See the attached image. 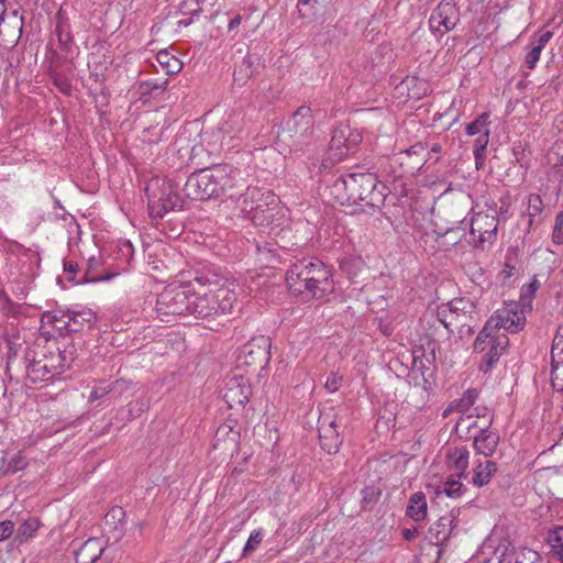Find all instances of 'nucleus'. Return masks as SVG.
Instances as JSON below:
<instances>
[{
	"instance_id": "1",
	"label": "nucleus",
	"mask_w": 563,
	"mask_h": 563,
	"mask_svg": "<svg viewBox=\"0 0 563 563\" xmlns=\"http://www.w3.org/2000/svg\"><path fill=\"white\" fill-rule=\"evenodd\" d=\"M289 291L305 300L325 299L334 292L335 284L329 266L319 260H301L286 273Z\"/></svg>"
},
{
	"instance_id": "2",
	"label": "nucleus",
	"mask_w": 563,
	"mask_h": 563,
	"mask_svg": "<svg viewBox=\"0 0 563 563\" xmlns=\"http://www.w3.org/2000/svg\"><path fill=\"white\" fill-rule=\"evenodd\" d=\"M376 178L372 174H349L336 178L330 187L331 196L341 205H358L375 207L382 194L375 191Z\"/></svg>"
},
{
	"instance_id": "3",
	"label": "nucleus",
	"mask_w": 563,
	"mask_h": 563,
	"mask_svg": "<svg viewBox=\"0 0 563 563\" xmlns=\"http://www.w3.org/2000/svg\"><path fill=\"white\" fill-rule=\"evenodd\" d=\"M437 318L450 333L471 335L478 319L477 306L466 297L453 298L438 307Z\"/></svg>"
},
{
	"instance_id": "4",
	"label": "nucleus",
	"mask_w": 563,
	"mask_h": 563,
	"mask_svg": "<svg viewBox=\"0 0 563 563\" xmlns=\"http://www.w3.org/2000/svg\"><path fill=\"white\" fill-rule=\"evenodd\" d=\"M74 353L75 347L70 342L49 331H42L34 341V354L41 356L56 376L70 367Z\"/></svg>"
},
{
	"instance_id": "5",
	"label": "nucleus",
	"mask_w": 563,
	"mask_h": 563,
	"mask_svg": "<svg viewBox=\"0 0 563 563\" xmlns=\"http://www.w3.org/2000/svg\"><path fill=\"white\" fill-rule=\"evenodd\" d=\"M191 316L196 318H216L232 313L238 305V295L229 286L222 285L192 298Z\"/></svg>"
},
{
	"instance_id": "6",
	"label": "nucleus",
	"mask_w": 563,
	"mask_h": 563,
	"mask_svg": "<svg viewBox=\"0 0 563 563\" xmlns=\"http://www.w3.org/2000/svg\"><path fill=\"white\" fill-rule=\"evenodd\" d=\"M195 289L190 285H169L157 296L156 313L162 321L173 317L191 314Z\"/></svg>"
},
{
	"instance_id": "7",
	"label": "nucleus",
	"mask_w": 563,
	"mask_h": 563,
	"mask_svg": "<svg viewBox=\"0 0 563 563\" xmlns=\"http://www.w3.org/2000/svg\"><path fill=\"white\" fill-rule=\"evenodd\" d=\"M508 346L509 338L507 334L484 324L473 343V351L483 354L479 371L484 374L489 373L499 362L500 356L507 352Z\"/></svg>"
},
{
	"instance_id": "8",
	"label": "nucleus",
	"mask_w": 563,
	"mask_h": 563,
	"mask_svg": "<svg viewBox=\"0 0 563 563\" xmlns=\"http://www.w3.org/2000/svg\"><path fill=\"white\" fill-rule=\"evenodd\" d=\"M145 191L152 218H163L168 211L181 208L183 200L176 187L168 180L153 179Z\"/></svg>"
},
{
	"instance_id": "9",
	"label": "nucleus",
	"mask_w": 563,
	"mask_h": 563,
	"mask_svg": "<svg viewBox=\"0 0 563 563\" xmlns=\"http://www.w3.org/2000/svg\"><path fill=\"white\" fill-rule=\"evenodd\" d=\"M227 174L224 169L201 168L192 173L186 184L185 191L190 199L208 200L221 196L219 181L224 180Z\"/></svg>"
},
{
	"instance_id": "10",
	"label": "nucleus",
	"mask_w": 563,
	"mask_h": 563,
	"mask_svg": "<svg viewBox=\"0 0 563 563\" xmlns=\"http://www.w3.org/2000/svg\"><path fill=\"white\" fill-rule=\"evenodd\" d=\"M96 316L90 309L85 310H64L55 309L45 311L41 317L42 328L51 325L60 334L64 332H79L85 328H90L95 322Z\"/></svg>"
},
{
	"instance_id": "11",
	"label": "nucleus",
	"mask_w": 563,
	"mask_h": 563,
	"mask_svg": "<svg viewBox=\"0 0 563 563\" xmlns=\"http://www.w3.org/2000/svg\"><path fill=\"white\" fill-rule=\"evenodd\" d=\"M532 306L520 303L518 301H508L497 309L485 322L488 328L499 332L500 329L508 333H518L523 330L527 321V313Z\"/></svg>"
},
{
	"instance_id": "12",
	"label": "nucleus",
	"mask_w": 563,
	"mask_h": 563,
	"mask_svg": "<svg viewBox=\"0 0 563 563\" xmlns=\"http://www.w3.org/2000/svg\"><path fill=\"white\" fill-rule=\"evenodd\" d=\"M314 120L308 106H300L289 118L283 132L284 139L289 140V146L301 150L312 135Z\"/></svg>"
},
{
	"instance_id": "13",
	"label": "nucleus",
	"mask_w": 563,
	"mask_h": 563,
	"mask_svg": "<svg viewBox=\"0 0 563 563\" xmlns=\"http://www.w3.org/2000/svg\"><path fill=\"white\" fill-rule=\"evenodd\" d=\"M272 341L269 336L258 335L244 344L238 355L240 365L264 368L271 360Z\"/></svg>"
},
{
	"instance_id": "14",
	"label": "nucleus",
	"mask_w": 563,
	"mask_h": 563,
	"mask_svg": "<svg viewBox=\"0 0 563 563\" xmlns=\"http://www.w3.org/2000/svg\"><path fill=\"white\" fill-rule=\"evenodd\" d=\"M498 216L495 211L472 212L470 219V234L475 246L492 243L497 235Z\"/></svg>"
},
{
	"instance_id": "15",
	"label": "nucleus",
	"mask_w": 563,
	"mask_h": 563,
	"mask_svg": "<svg viewBox=\"0 0 563 563\" xmlns=\"http://www.w3.org/2000/svg\"><path fill=\"white\" fill-rule=\"evenodd\" d=\"M460 21V10L453 0H441L433 9L429 26L433 33L443 35L452 31Z\"/></svg>"
},
{
	"instance_id": "16",
	"label": "nucleus",
	"mask_w": 563,
	"mask_h": 563,
	"mask_svg": "<svg viewBox=\"0 0 563 563\" xmlns=\"http://www.w3.org/2000/svg\"><path fill=\"white\" fill-rule=\"evenodd\" d=\"M266 199L267 191L251 186L247 187L243 194H230V200L235 203L239 216L250 221L252 220V216H254L261 207H265L263 203Z\"/></svg>"
},
{
	"instance_id": "17",
	"label": "nucleus",
	"mask_w": 563,
	"mask_h": 563,
	"mask_svg": "<svg viewBox=\"0 0 563 563\" xmlns=\"http://www.w3.org/2000/svg\"><path fill=\"white\" fill-rule=\"evenodd\" d=\"M258 211L252 216L251 222L258 228H275L283 224L287 210L279 206L278 198L267 190V199Z\"/></svg>"
},
{
	"instance_id": "18",
	"label": "nucleus",
	"mask_w": 563,
	"mask_h": 563,
	"mask_svg": "<svg viewBox=\"0 0 563 563\" xmlns=\"http://www.w3.org/2000/svg\"><path fill=\"white\" fill-rule=\"evenodd\" d=\"M476 418H482L483 427H479V433L473 437L474 449L478 454L490 456L495 453L500 440L498 432L489 429L493 416L485 409L484 413L477 412Z\"/></svg>"
},
{
	"instance_id": "19",
	"label": "nucleus",
	"mask_w": 563,
	"mask_h": 563,
	"mask_svg": "<svg viewBox=\"0 0 563 563\" xmlns=\"http://www.w3.org/2000/svg\"><path fill=\"white\" fill-rule=\"evenodd\" d=\"M489 124V114L482 113L465 128L467 135L476 136L473 150L476 165L482 163L485 157V152L489 142L490 134Z\"/></svg>"
},
{
	"instance_id": "20",
	"label": "nucleus",
	"mask_w": 563,
	"mask_h": 563,
	"mask_svg": "<svg viewBox=\"0 0 563 563\" xmlns=\"http://www.w3.org/2000/svg\"><path fill=\"white\" fill-rule=\"evenodd\" d=\"M24 378L32 384L52 380L56 375L41 356L34 354V344L25 351L22 367Z\"/></svg>"
},
{
	"instance_id": "21",
	"label": "nucleus",
	"mask_w": 563,
	"mask_h": 563,
	"mask_svg": "<svg viewBox=\"0 0 563 563\" xmlns=\"http://www.w3.org/2000/svg\"><path fill=\"white\" fill-rule=\"evenodd\" d=\"M349 128H338L333 131L329 144V158L333 162L344 159L355 147L356 137L351 139Z\"/></svg>"
},
{
	"instance_id": "22",
	"label": "nucleus",
	"mask_w": 563,
	"mask_h": 563,
	"mask_svg": "<svg viewBox=\"0 0 563 563\" xmlns=\"http://www.w3.org/2000/svg\"><path fill=\"white\" fill-rule=\"evenodd\" d=\"M551 384L558 391L563 390V328H559L551 347Z\"/></svg>"
},
{
	"instance_id": "23",
	"label": "nucleus",
	"mask_w": 563,
	"mask_h": 563,
	"mask_svg": "<svg viewBox=\"0 0 563 563\" xmlns=\"http://www.w3.org/2000/svg\"><path fill=\"white\" fill-rule=\"evenodd\" d=\"M251 396V386L243 376H233L227 383L224 399L230 408L244 407Z\"/></svg>"
},
{
	"instance_id": "24",
	"label": "nucleus",
	"mask_w": 563,
	"mask_h": 563,
	"mask_svg": "<svg viewBox=\"0 0 563 563\" xmlns=\"http://www.w3.org/2000/svg\"><path fill=\"white\" fill-rule=\"evenodd\" d=\"M319 422V439L321 448L329 454L336 453L342 444V438L338 430L336 420H329L328 417H322Z\"/></svg>"
},
{
	"instance_id": "25",
	"label": "nucleus",
	"mask_w": 563,
	"mask_h": 563,
	"mask_svg": "<svg viewBox=\"0 0 563 563\" xmlns=\"http://www.w3.org/2000/svg\"><path fill=\"white\" fill-rule=\"evenodd\" d=\"M217 169H224L227 177L219 181L221 187V196H225L230 200V194H243L250 187L244 177V173L231 165H217Z\"/></svg>"
},
{
	"instance_id": "26",
	"label": "nucleus",
	"mask_w": 563,
	"mask_h": 563,
	"mask_svg": "<svg viewBox=\"0 0 563 563\" xmlns=\"http://www.w3.org/2000/svg\"><path fill=\"white\" fill-rule=\"evenodd\" d=\"M456 516L453 511L441 516L437 522L429 528V539L432 543L442 545L451 537L453 529L456 527Z\"/></svg>"
},
{
	"instance_id": "27",
	"label": "nucleus",
	"mask_w": 563,
	"mask_h": 563,
	"mask_svg": "<svg viewBox=\"0 0 563 563\" xmlns=\"http://www.w3.org/2000/svg\"><path fill=\"white\" fill-rule=\"evenodd\" d=\"M129 388L130 383L124 379H117L113 382L101 380L91 389L88 401L93 402L97 400H102L109 395L119 397Z\"/></svg>"
},
{
	"instance_id": "28",
	"label": "nucleus",
	"mask_w": 563,
	"mask_h": 563,
	"mask_svg": "<svg viewBox=\"0 0 563 563\" xmlns=\"http://www.w3.org/2000/svg\"><path fill=\"white\" fill-rule=\"evenodd\" d=\"M261 67V58L256 54H247L235 67L233 80L238 86H244Z\"/></svg>"
},
{
	"instance_id": "29",
	"label": "nucleus",
	"mask_w": 563,
	"mask_h": 563,
	"mask_svg": "<svg viewBox=\"0 0 563 563\" xmlns=\"http://www.w3.org/2000/svg\"><path fill=\"white\" fill-rule=\"evenodd\" d=\"M406 516L416 522L423 521L428 517L427 496L422 492L413 493L408 500Z\"/></svg>"
},
{
	"instance_id": "30",
	"label": "nucleus",
	"mask_w": 563,
	"mask_h": 563,
	"mask_svg": "<svg viewBox=\"0 0 563 563\" xmlns=\"http://www.w3.org/2000/svg\"><path fill=\"white\" fill-rule=\"evenodd\" d=\"M7 371L20 372L24 365V354L30 347L23 345L14 340H7Z\"/></svg>"
},
{
	"instance_id": "31",
	"label": "nucleus",
	"mask_w": 563,
	"mask_h": 563,
	"mask_svg": "<svg viewBox=\"0 0 563 563\" xmlns=\"http://www.w3.org/2000/svg\"><path fill=\"white\" fill-rule=\"evenodd\" d=\"M102 552L101 541L97 538L89 539L76 552V563H95Z\"/></svg>"
},
{
	"instance_id": "32",
	"label": "nucleus",
	"mask_w": 563,
	"mask_h": 563,
	"mask_svg": "<svg viewBox=\"0 0 563 563\" xmlns=\"http://www.w3.org/2000/svg\"><path fill=\"white\" fill-rule=\"evenodd\" d=\"M401 90H407L408 98L420 100L429 92V84L427 80L416 76H407L398 87Z\"/></svg>"
},
{
	"instance_id": "33",
	"label": "nucleus",
	"mask_w": 563,
	"mask_h": 563,
	"mask_svg": "<svg viewBox=\"0 0 563 563\" xmlns=\"http://www.w3.org/2000/svg\"><path fill=\"white\" fill-rule=\"evenodd\" d=\"M497 472V464L492 460L478 463L473 470L472 484L476 487L487 485Z\"/></svg>"
},
{
	"instance_id": "34",
	"label": "nucleus",
	"mask_w": 563,
	"mask_h": 563,
	"mask_svg": "<svg viewBox=\"0 0 563 563\" xmlns=\"http://www.w3.org/2000/svg\"><path fill=\"white\" fill-rule=\"evenodd\" d=\"M451 468L456 471V474L467 475L470 451L466 446H459L450 449L446 454Z\"/></svg>"
},
{
	"instance_id": "35",
	"label": "nucleus",
	"mask_w": 563,
	"mask_h": 563,
	"mask_svg": "<svg viewBox=\"0 0 563 563\" xmlns=\"http://www.w3.org/2000/svg\"><path fill=\"white\" fill-rule=\"evenodd\" d=\"M256 260L261 266H273L278 257V249L269 242H256L255 244Z\"/></svg>"
},
{
	"instance_id": "36",
	"label": "nucleus",
	"mask_w": 563,
	"mask_h": 563,
	"mask_svg": "<svg viewBox=\"0 0 563 563\" xmlns=\"http://www.w3.org/2000/svg\"><path fill=\"white\" fill-rule=\"evenodd\" d=\"M467 475L453 474L443 484V493L450 498H460L467 490L466 486L462 483L463 478Z\"/></svg>"
},
{
	"instance_id": "37",
	"label": "nucleus",
	"mask_w": 563,
	"mask_h": 563,
	"mask_svg": "<svg viewBox=\"0 0 563 563\" xmlns=\"http://www.w3.org/2000/svg\"><path fill=\"white\" fill-rule=\"evenodd\" d=\"M56 19L57 23L55 33L57 35L58 42L60 45L67 46L73 42L69 20L62 10L57 12Z\"/></svg>"
},
{
	"instance_id": "38",
	"label": "nucleus",
	"mask_w": 563,
	"mask_h": 563,
	"mask_svg": "<svg viewBox=\"0 0 563 563\" xmlns=\"http://www.w3.org/2000/svg\"><path fill=\"white\" fill-rule=\"evenodd\" d=\"M547 542L552 558L563 562V527L549 531Z\"/></svg>"
},
{
	"instance_id": "39",
	"label": "nucleus",
	"mask_w": 563,
	"mask_h": 563,
	"mask_svg": "<svg viewBox=\"0 0 563 563\" xmlns=\"http://www.w3.org/2000/svg\"><path fill=\"white\" fill-rule=\"evenodd\" d=\"M465 232L462 229H449L443 234H439L437 238V243L439 247L444 251L451 250L453 246L459 244L461 240L464 238Z\"/></svg>"
},
{
	"instance_id": "40",
	"label": "nucleus",
	"mask_w": 563,
	"mask_h": 563,
	"mask_svg": "<svg viewBox=\"0 0 563 563\" xmlns=\"http://www.w3.org/2000/svg\"><path fill=\"white\" fill-rule=\"evenodd\" d=\"M40 520L35 517L25 519L16 530L15 539L19 543H23L32 538L40 528Z\"/></svg>"
},
{
	"instance_id": "41",
	"label": "nucleus",
	"mask_w": 563,
	"mask_h": 563,
	"mask_svg": "<svg viewBox=\"0 0 563 563\" xmlns=\"http://www.w3.org/2000/svg\"><path fill=\"white\" fill-rule=\"evenodd\" d=\"M525 203L527 205V216L529 218V225H532L534 220L539 218L543 211V200L538 194H530Z\"/></svg>"
},
{
	"instance_id": "42",
	"label": "nucleus",
	"mask_w": 563,
	"mask_h": 563,
	"mask_svg": "<svg viewBox=\"0 0 563 563\" xmlns=\"http://www.w3.org/2000/svg\"><path fill=\"white\" fill-rule=\"evenodd\" d=\"M156 58L166 74H177L183 67V63L167 51L158 52Z\"/></svg>"
},
{
	"instance_id": "43",
	"label": "nucleus",
	"mask_w": 563,
	"mask_h": 563,
	"mask_svg": "<svg viewBox=\"0 0 563 563\" xmlns=\"http://www.w3.org/2000/svg\"><path fill=\"white\" fill-rule=\"evenodd\" d=\"M423 363L421 360H419V356L413 355L412 356V367L409 373V378L413 380V384L416 386H422L424 390L428 389L427 384H429L428 379L424 377L423 372Z\"/></svg>"
},
{
	"instance_id": "44",
	"label": "nucleus",
	"mask_w": 563,
	"mask_h": 563,
	"mask_svg": "<svg viewBox=\"0 0 563 563\" xmlns=\"http://www.w3.org/2000/svg\"><path fill=\"white\" fill-rule=\"evenodd\" d=\"M478 397V390L475 388L467 389L460 399H456L453 404L455 410L460 412H466L476 401Z\"/></svg>"
},
{
	"instance_id": "45",
	"label": "nucleus",
	"mask_w": 563,
	"mask_h": 563,
	"mask_svg": "<svg viewBox=\"0 0 563 563\" xmlns=\"http://www.w3.org/2000/svg\"><path fill=\"white\" fill-rule=\"evenodd\" d=\"M479 427H483V422L478 423L477 419L473 415L462 417L456 424V429H466L465 438L473 439L474 434L479 433Z\"/></svg>"
},
{
	"instance_id": "46",
	"label": "nucleus",
	"mask_w": 563,
	"mask_h": 563,
	"mask_svg": "<svg viewBox=\"0 0 563 563\" xmlns=\"http://www.w3.org/2000/svg\"><path fill=\"white\" fill-rule=\"evenodd\" d=\"M514 563H540V555L532 549H520L515 552Z\"/></svg>"
},
{
	"instance_id": "47",
	"label": "nucleus",
	"mask_w": 563,
	"mask_h": 563,
	"mask_svg": "<svg viewBox=\"0 0 563 563\" xmlns=\"http://www.w3.org/2000/svg\"><path fill=\"white\" fill-rule=\"evenodd\" d=\"M99 266H100L99 258H96L95 256H91L88 260V263H87V269H86V273H85L84 282L91 283V282H99V280H107V279H109V277H102V276H98L96 274V269Z\"/></svg>"
},
{
	"instance_id": "48",
	"label": "nucleus",
	"mask_w": 563,
	"mask_h": 563,
	"mask_svg": "<svg viewBox=\"0 0 563 563\" xmlns=\"http://www.w3.org/2000/svg\"><path fill=\"white\" fill-rule=\"evenodd\" d=\"M539 285V282L537 279H533L529 284L522 286L520 292V300L518 302L528 303L529 306H531L532 299L536 296Z\"/></svg>"
},
{
	"instance_id": "49",
	"label": "nucleus",
	"mask_w": 563,
	"mask_h": 563,
	"mask_svg": "<svg viewBox=\"0 0 563 563\" xmlns=\"http://www.w3.org/2000/svg\"><path fill=\"white\" fill-rule=\"evenodd\" d=\"M263 537H264V533L262 530L252 531L245 545H244L243 556H246L250 553L254 552L261 544Z\"/></svg>"
},
{
	"instance_id": "50",
	"label": "nucleus",
	"mask_w": 563,
	"mask_h": 563,
	"mask_svg": "<svg viewBox=\"0 0 563 563\" xmlns=\"http://www.w3.org/2000/svg\"><path fill=\"white\" fill-rule=\"evenodd\" d=\"M528 53L525 56V63L528 69L532 70L537 66L541 52L543 49L539 48L538 46L533 45L531 42L527 46Z\"/></svg>"
},
{
	"instance_id": "51",
	"label": "nucleus",
	"mask_w": 563,
	"mask_h": 563,
	"mask_svg": "<svg viewBox=\"0 0 563 563\" xmlns=\"http://www.w3.org/2000/svg\"><path fill=\"white\" fill-rule=\"evenodd\" d=\"M552 242L556 245L563 244V210L555 217L552 231Z\"/></svg>"
},
{
	"instance_id": "52",
	"label": "nucleus",
	"mask_w": 563,
	"mask_h": 563,
	"mask_svg": "<svg viewBox=\"0 0 563 563\" xmlns=\"http://www.w3.org/2000/svg\"><path fill=\"white\" fill-rule=\"evenodd\" d=\"M343 377L335 372H331L325 379L324 388L329 393H335L342 386Z\"/></svg>"
},
{
	"instance_id": "53",
	"label": "nucleus",
	"mask_w": 563,
	"mask_h": 563,
	"mask_svg": "<svg viewBox=\"0 0 563 563\" xmlns=\"http://www.w3.org/2000/svg\"><path fill=\"white\" fill-rule=\"evenodd\" d=\"M231 133V124L229 122H225L220 129L219 133L216 135L217 141L220 139L221 144H227L230 146V141H233L234 139H241L240 135H230Z\"/></svg>"
},
{
	"instance_id": "54",
	"label": "nucleus",
	"mask_w": 563,
	"mask_h": 563,
	"mask_svg": "<svg viewBox=\"0 0 563 563\" xmlns=\"http://www.w3.org/2000/svg\"><path fill=\"white\" fill-rule=\"evenodd\" d=\"M512 152L515 159L520 165V167L526 169L529 168L530 158L529 155L526 153V148L519 144L514 147Z\"/></svg>"
},
{
	"instance_id": "55",
	"label": "nucleus",
	"mask_w": 563,
	"mask_h": 563,
	"mask_svg": "<svg viewBox=\"0 0 563 563\" xmlns=\"http://www.w3.org/2000/svg\"><path fill=\"white\" fill-rule=\"evenodd\" d=\"M26 464L25 457L21 453H18L10 457L7 470L15 473L23 470Z\"/></svg>"
},
{
	"instance_id": "56",
	"label": "nucleus",
	"mask_w": 563,
	"mask_h": 563,
	"mask_svg": "<svg viewBox=\"0 0 563 563\" xmlns=\"http://www.w3.org/2000/svg\"><path fill=\"white\" fill-rule=\"evenodd\" d=\"M14 532V522L4 520L0 522V542L7 540Z\"/></svg>"
},
{
	"instance_id": "57",
	"label": "nucleus",
	"mask_w": 563,
	"mask_h": 563,
	"mask_svg": "<svg viewBox=\"0 0 563 563\" xmlns=\"http://www.w3.org/2000/svg\"><path fill=\"white\" fill-rule=\"evenodd\" d=\"M552 36H553V33L551 31H545V32L541 33L538 37L533 36L530 42L533 45L538 46L539 48L543 49L545 47V45L550 42Z\"/></svg>"
},
{
	"instance_id": "58",
	"label": "nucleus",
	"mask_w": 563,
	"mask_h": 563,
	"mask_svg": "<svg viewBox=\"0 0 563 563\" xmlns=\"http://www.w3.org/2000/svg\"><path fill=\"white\" fill-rule=\"evenodd\" d=\"M194 282L200 286H205V285H212V284H217L218 283V279L216 278V276H213L212 279H210L209 277H207L206 275H203L202 273L199 274L195 279Z\"/></svg>"
},
{
	"instance_id": "59",
	"label": "nucleus",
	"mask_w": 563,
	"mask_h": 563,
	"mask_svg": "<svg viewBox=\"0 0 563 563\" xmlns=\"http://www.w3.org/2000/svg\"><path fill=\"white\" fill-rule=\"evenodd\" d=\"M155 131V128H148L143 131V141L148 143H157L159 141L161 132L155 133V137H151L150 134Z\"/></svg>"
},
{
	"instance_id": "60",
	"label": "nucleus",
	"mask_w": 563,
	"mask_h": 563,
	"mask_svg": "<svg viewBox=\"0 0 563 563\" xmlns=\"http://www.w3.org/2000/svg\"><path fill=\"white\" fill-rule=\"evenodd\" d=\"M401 534H402L405 540L411 541V540H415L418 537L419 531H418L417 528H411V529L405 528V529H402Z\"/></svg>"
},
{
	"instance_id": "61",
	"label": "nucleus",
	"mask_w": 563,
	"mask_h": 563,
	"mask_svg": "<svg viewBox=\"0 0 563 563\" xmlns=\"http://www.w3.org/2000/svg\"><path fill=\"white\" fill-rule=\"evenodd\" d=\"M441 150H442V147L439 143L431 144L428 150L429 159H432L433 155H434V161L435 162L439 161L438 154L441 152Z\"/></svg>"
},
{
	"instance_id": "62",
	"label": "nucleus",
	"mask_w": 563,
	"mask_h": 563,
	"mask_svg": "<svg viewBox=\"0 0 563 563\" xmlns=\"http://www.w3.org/2000/svg\"><path fill=\"white\" fill-rule=\"evenodd\" d=\"M64 271L69 274H76L79 271V265L77 262L67 261L64 263Z\"/></svg>"
},
{
	"instance_id": "63",
	"label": "nucleus",
	"mask_w": 563,
	"mask_h": 563,
	"mask_svg": "<svg viewBox=\"0 0 563 563\" xmlns=\"http://www.w3.org/2000/svg\"><path fill=\"white\" fill-rule=\"evenodd\" d=\"M427 148H428V146L426 144L417 143V144L412 145L411 147H409L406 152L408 155L419 154Z\"/></svg>"
},
{
	"instance_id": "64",
	"label": "nucleus",
	"mask_w": 563,
	"mask_h": 563,
	"mask_svg": "<svg viewBox=\"0 0 563 563\" xmlns=\"http://www.w3.org/2000/svg\"><path fill=\"white\" fill-rule=\"evenodd\" d=\"M483 563H503V554L498 551H494L493 554L484 560Z\"/></svg>"
}]
</instances>
